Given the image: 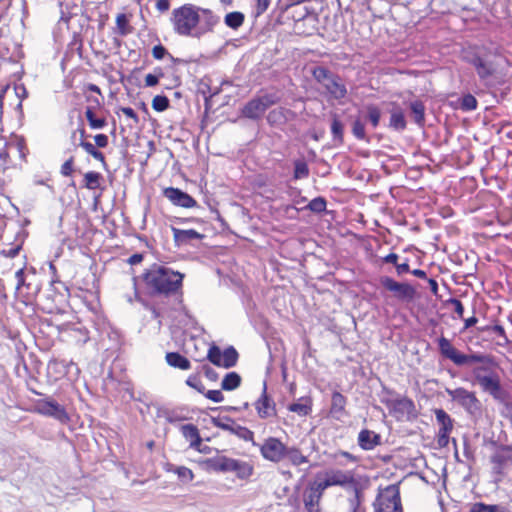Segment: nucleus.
I'll list each match as a JSON object with an SVG mask.
<instances>
[{
    "instance_id": "61",
    "label": "nucleus",
    "mask_w": 512,
    "mask_h": 512,
    "mask_svg": "<svg viewBox=\"0 0 512 512\" xmlns=\"http://www.w3.org/2000/svg\"><path fill=\"white\" fill-rule=\"evenodd\" d=\"M94 141H95V145L98 147V148H105L108 143H109V139H108V136L106 134H97L94 136Z\"/></svg>"
},
{
    "instance_id": "13",
    "label": "nucleus",
    "mask_w": 512,
    "mask_h": 512,
    "mask_svg": "<svg viewBox=\"0 0 512 512\" xmlns=\"http://www.w3.org/2000/svg\"><path fill=\"white\" fill-rule=\"evenodd\" d=\"M380 283L400 301H412L416 297V289L409 283H400L388 276L382 277Z\"/></svg>"
},
{
    "instance_id": "2",
    "label": "nucleus",
    "mask_w": 512,
    "mask_h": 512,
    "mask_svg": "<svg viewBox=\"0 0 512 512\" xmlns=\"http://www.w3.org/2000/svg\"><path fill=\"white\" fill-rule=\"evenodd\" d=\"M437 345L440 355L444 359H448L452 361L456 366H464L473 363H480V366H476L472 370V375L475 380H478V377L487 376L489 374L497 373L494 368L498 366L494 358L490 355L474 353V354H464L457 350L452 342L441 335L437 339Z\"/></svg>"
},
{
    "instance_id": "28",
    "label": "nucleus",
    "mask_w": 512,
    "mask_h": 512,
    "mask_svg": "<svg viewBox=\"0 0 512 512\" xmlns=\"http://www.w3.org/2000/svg\"><path fill=\"white\" fill-rule=\"evenodd\" d=\"M285 459H287L292 466H301L309 462L308 456L304 455L300 448L297 446H288L285 451Z\"/></svg>"
},
{
    "instance_id": "36",
    "label": "nucleus",
    "mask_w": 512,
    "mask_h": 512,
    "mask_svg": "<svg viewBox=\"0 0 512 512\" xmlns=\"http://www.w3.org/2000/svg\"><path fill=\"white\" fill-rule=\"evenodd\" d=\"M103 176L101 173L96 171H89L84 174L83 187L89 190H95L100 188Z\"/></svg>"
},
{
    "instance_id": "53",
    "label": "nucleus",
    "mask_w": 512,
    "mask_h": 512,
    "mask_svg": "<svg viewBox=\"0 0 512 512\" xmlns=\"http://www.w3.org/2000/svg\"><path fill=\"white\" fill-rule=\"evenodd\" d=\"M331 132L334 138L343 140V124L342 122L335 116L331 123Z\"/></svg>"
},
{
    "instance_id": "62",
    "label": "nucleus",
    "mask_w": 512,
    "mask_h": 512,
    "mask_svg": "<svg viewBox=\"0 0 512 512\" xmlns=\"http://www.w3.org/2000/svg\"><path fill=\"white\" fill-rule=\"evenodd\" d=\"M121 112L128 118L132 119L135 123L139 122L138 115L131 107H122Z\"/></svg>"
},
{
    "instance_id": "57",
    "label": "nucleus",
    "mask_w": 512,
    "mask_h": 512,
    "mask_svg": "<svg viewBox=\"0 0 512 512\" xmlns=\"http://www.w3.org/2000/svg\"><path fill=\"white\" fill-rule=\"evenodd\" d=\"M205 397L213 402L219 403L224 400V395L221 390H208L203 393Z\"/></svg>"
},
{
    "instance_id": "14",
    "label": "nucleus",
    "mask_w": 512,
    "mask_h": 512,
    "mask_svg": "<svg viewBox=\"0 0 512 512\" xmlns=\"http://www.w3.org/2000/svg\"><path fill=\"white\" fill-rule=\"evenodd\" d=\"M325 490L314 479L309 482L303 492V504L306 512H320V503Z\"/></svg>"
},
{
    "instance_id": "25",
    "label": "nucleus",
    "mask_w": 512,
    "mask_h": 512,
    "mask_svg": "<svg viewBox=\"0 0 512 512\" xmlns=\"http://www.w3.org/2000/svg\"><path fill=\"white\" fill-rule=\"evenodd\" d=\"M358 445L363 450H373L381 444V436L369 429H362L358 434Z\"/></svg>"
},
{
    "instance_id": "6",
    "label": "nucleus",
    "mask_w": 512,
    "mask_h": 512,
    "mask_svg": "<svg viewBox=\"0 0 512 512\" xmlns=\"http://www.w3.org/2000/svg\"><path fill=\"white\" fill-rule=\"evenodd\" d=\"M400 483L379 487L373 501V509L387 512H403Z\"/></svg>"
},
{
    "instance_id": "48",
    "label": "nucleus",
    "mask_w": 512,
    "mask_h": 512,
    "mask_svg": "<svg viewBox=\"0 0 512 512\" xmlns=\"http://www.w3.org/2000/svg\"><path fill=\"white\" fill-rule=\"evenodd\" d=\"M477 99L470 93L464 95L460 101V108L463 111H472L477 108Z\"/></svg>"
},
{
    "instance_id": "17",
    "label": "nucleus",
    "mask_w": 512,
    "mask_h": 512,
    "mask_svg": "<svg viewBox=\"0 0 512 512\" xmlns=\"http://www.w3.org/2000/svg\"><path fill=\"white\" fill-rule=\"evenodd\" d=\"M254 408L260 419H268L277 416L276 403L267 393V386L264 384L259 398L254 402Z\"/></svg>"
},
{
    "instance_id": "20",
    "label": "nucleus",
    "mask_w": 512,
    "mask_h": 512,
    "mask_svg": "<svg viewBox=\"0 0 512 512\" xmlns=\"http://www.w3.org/2000/svg\"><path fill=\"white\" fill-rule=\"evenodd\" d=\"M15 277L17 279V284H16L17 297L20 298L22 300V302H24L26 304L31 302L37 292V289L34 288L33 290H31L30 284H26L23 268H20L16 271Z\"/></svg>"
},
{
    "instance_id": "27",
    "label": "nucleus",
    "mask_w": 512,
    "mask_h": 512,
    "mask_svg": "<svg viewBox=\"0 0 512 512\" xmlns=\"http://www.w3.org/2000/svg\"><path fill=\"white\" fill-rule=\"evenodd\" d=\"M132 14L119 13L115 18V33L121 37H125L134 31V27L131 25Z\"/></svg>"
},
{
    "instance_id": "11",
    "label": "nucleus",
    "mask_w": 512,
    "mask_h": 512,
    "mask_svg": "<svg viewBox=\"0 0 512 512\" xmlns=\"http://www.w3.org/2000/svg\"><path fill=\"white\" fill-rule=\"evenodd\" d=\"M286 447L280 438L270 436L259 446V451L263 459L277 464L285 460Z\"/></svg>"
},
{
    "instance_id": "37",
    "label": "nucleus",
    "mask_w": 512,
    "mask_h": 512,
    "mask_svg": "<svg viewBox=\"0 0 512 512\" xmlns=\"http://www.w3.org/2000/svg\"><path fill=\"white\" fill-rule=\"evenodd\" d=\"M241 381V376L237 372H229L224 376L221 388L225 391L235 390L241 385Z\"/></svg>"
},
{
    "instance_id": "23",
    "label": "nucleus",
    "mask_w": 512,
    "mask_h": 512,
    "mask_svg": "<svg viewBox=\"0 0 512 512\" xmlns=\"http://www.w3.org/2000/svg\"><path fill=\"white\" fill-rule=\"evenodd\" d=\"M69 369V364L65 360L53 358L47 364V377L51 382H57L64 378Z\"/></svg>"
},
{
    "instance_id": "49",
    "label": "nucleus",
    "mask_w": 512,
    "mask_h": 512,
    "mask_svg": "<svg viewBox=\"0 0 512 512\" xmlns=\"http://www.w3.org/2000/svg\"><path fill=\"white\" fill-rule=\"evenodd\" d=\"M169 104V99L165 95H156L152 100V108L157 112L165 111Z\"/></svg>"
},
{
    "instance_id": "59",
    "label": "nucleus",
    "mask_w": 512,
    "mask_h": 512,
    "mask_svg": "<svg viewBox=\"0 0 512 512\" xmlns=\"http://www.w3.org/2000/svg\"><path fill=\"white\" fill-rule=\"evenodd\" d=\"M228 422H233V421L230 418H226V422H223L220 419H213V423L216 427L232 433V431H234V426L229 424Z\"/></svg>"
},
{
    "instance_id": "45",
    "label": "nucleus",
    "mask_w": 512,
    "mask_h": 512,
    "mask_svg": "<svg viewBox=\"0 0 512 512\" xmlns=\"http://www.w3.org/2000/svg\"><path fill=\"white\" fill-rule=\"evenodd\" d=\"M326 206L327 202L324 197H316L307 204L305 209H308L315 213H321L326 210Z\"/></svg>"
},
{
    "instance_id": "5",
    "label": "nucleus",
    "mask_w": 512,
    "mask_h": 512,
    "mask_svg": "<svg viewBox=\"0 0 512 512\" xmlns=\"http://www.w3.org/2000/svg\"><path fill=\"white\" fill-rule=\"evenodd\" d=\"M311 74L332 98L340 100L346 97L347 88L339 75L323 66L314 67Z\"/></svg>"
},
{
    "instance_id": "55",
    "label": "nucleus",
    "mask_w": 512,
    "mask_h": 512,
    "mask_svg": "<svg viewBox=\"0 0 512 512\" xmlns=\"http://www.w3.org/2000/svg\"><path fill=\"white\" fill-rule=\"evenodd\" d=\"M166 55H169L170 57H172L171 54L166 49V47L163 46L162 44L155 45L152 48V56L154 59L162 60Z\"/></svg>"
},
{
    "instance_id": "12",
    "label": "nucleus",
    "mask_w": 512,
    "mask_h": 512,
    "mask_svg": "<svg viewBox=\"0 0 512 512\" xmlns=\"http://www.w3.org/2000/svg\"><path fill=\"white\" fill-rule=\"evenodd\" d=\"M434 414L439 426L436 434V441L440 448H445L449 445L450 434L454 429V420L441 408L435 409Z\"/></svg>"
},
{
    "instance_id": "39",
    "label": "nucleus",
    "mask_w": 512,
    "mask_h": 512,
    "mask_svg": "<svg viewBox=\"0 0 512 512\" xmlns=\"http://www.w3.org/2000/svg\"><path fill=\"white\" fill-rule=\"evenodd\" d=\"M245 16L242 12L234 11L225 15L224 23L231 29L237 30L244 23Z\"/></svg>"
},
{
    "instance_id": "43",
    "label": "nucleus",
    "mask_w": 512,
    "mask_h": 512,
    "mask_svg": "<svg viewBox=\"0 0 512 512\" xmlns=\"http://www.w3.org/2000/svg\"><path fill=\"white\" fill-rule=\"evenodd\" d=\"M487 331H491L495 334L498 335V337L501 338V341H498L497 342V345L499 346H507V345H511L512 342L508 339L507 335H506V332H505V329L502 325H493V326H488L486 328Z\"/></svg>"
},
{
    "instance_id": "22",
    "label": "nucleus",
    "mask_w": 512,
    "mask_h": 512,
    "mask_svg": "<svg viewBox=\"0 0 512 512\" xmlns=\"http://www.w3.org/2000/svg\"><path fill=\"white\" fill-rule=\"evenodd\" d=\"M229 457L215 456L211 458L199 459L198 465L207 472L227 473V464Z\"/></svg>"
},
{
    "instance_id": "26",
    "label": "nucleus",
    "mask_w": 512,
    "mask_h": 512,
    "mask_svg": "<svg viewBox=\"0 0 512 512\" xmlns=\"http://www.w3.org/2000/svg\"><path fill=\"white\" fill-rule=\"evenodd\" d=\"M312 408L313 399L311 396H302L296 402L289 404L287 407L288 411L296 413L301 417L310 415Z\"/></svg>"
},
{
    "instance_id": "7",
    "label": "nucleus",
    "mask_w": 512,
    "mask_h": 512,
    "mask_svg": "<svg viewBox=\"0 0 512 512\" xmlns=\"http://www.w3.org/2000/svg\"><path fill=\"white\" fill-rule=\"evenodd\" d=\"M13 150L17 151L18 157L22 161H26L27 146L22 137H16L8 141L0 136V171L2 173L16 167L11 156Z\"/></svg>"
},
{
    "instance_id": "10",
    "label": "nucleus",
    "mask_w": 512,
    "mask_h": 512,
    "mask_svg": "<svg viewBox=\"0 0 512 512\" xmlns=\"http://www.w3.org/2000/svg\"><path fill=\"white\" fill-rule=\"evenodd\" d=\"M492 464V473L497 481L502 480L506 475L508 467L512 466V447L509 445H500L490 458Z\"/></svg>"
},
{
    "instance_id": "47",
    "label": "nucleus",
    "mask_w": 512,
    "mask_h": 512,
    "mask_svg": "<svg viewBox=\"0 0 512 512\" xmlns=\"http://www.w3.org/2000/svg\"><path fill=\"white\" fill-rule=\"evenodd\" d=\"M232 433L245 441L252 442L253 445L256 444L254 441V432L247 427L237 425L234 427V431H232Z\"/></svg>"
},
{
    "instance_id": "44",
    "label": "nucleus",
    "mask_w": 512,
    "mask_h": 512,
    "mask_svg": "<svg viewBox=\"0 0 512 512\" xmlns=\"http://www.w3.org/2000/svg\"><path fill=\"white\" fill-rule=\"evenodd\" d=\"M69 336L75 340L76 343H86L89 340V333L85 328H70L68 330Z\"/></svg>"
},
{
    "instance_id": "21",
    "label": "nucleus",
    "mask_w": 512,
    "mask_h": 512,
    "mask_svg": "<svg viewBox=\"0 0 512 512\" xmlns=\"http://www.w3.org/2000/svg\"><path fill=\"white\" fill-rule=\"evenodd\" d=\"M180 432L182 436L185 438L187 442H189V447L198 451V452H204L203 449H201L202 446V438L199 432V429L194 424H184L180 427Z\"/></svg>"
},
{
    "instance_id": "18",
    "label": "nucleus",
    "mask_w": 512,
    "mask_h": 512,
    "mask_svg": "<svg viewBox=\"0 0 512 512\" xmlns=\"http://www.w3.org/2000/svg\"><path fill=\"white\" fill-rule=\"evenodd\" d=\"M163 195L175 206L186 209L197 206V201L179 188L167 187L163 190Z\"/></svg>"
},
{
    "instance_id": "46",
    "label": "nucleus",
    "mask_w": 512,
    "mask_h": 512,
    "mask_svg": "<svg viewBox=\"0 0 512 512\" xmlns=\"http://www.w3.org/2000/svg\"><path fill=\"white\" fill-rule=\"evenodd\" d=\"M164 77V72L161 67H156L154 73H149L145 76V86L153 87L159 83L160 78Z\"/></svg>"
},
{
    "instance_id": "64",
    "label": "nucleus",
    "mask_w": 512,
    "mask_h": 512,
    "mask_svg": "<svg viewBox=\"0 0 512 512\" xmlns=\"http://www.w3.org/2000/svg\"><path fill=\"white\" fill-rule=\"evenodd\" d=\"M143 259L144 255L142 253H135L127 259V263L130 265H136L140 264L143 261Z\"/></svg>"
},
{
    "instance_id": "9",
    "label": "nucleus",
    "mask_w": 512,
    "mask_h": 512,
    "mask_svg": "<svg viewBox=\"0 0 512 512\" xmlns=\"http://www.w3.org/2000/svg\"><path fill=\"white\" fill-rule=\"evenodd\" d=\"M278 98L272 94H265L257 96L248 101L242 108V115L249 119H259L266 112V110L275 105Z\"/></svg>"
},
{
    "instance_id": "8",
    "label": "nucleus",
    "mask_w": 512,
    "mask_h": 512,
    "mask_svg": "<svg viewBox=\"0 0 512 512\" xmlns=\"http://www.w3.org/2000/svg\"><path fill=\"white\" fill-rule=\"evenodd\" d=\"M207 359L217 367L229 369L237 364L239 354L233 346L222 351L217 345L211 344L207 352Z\"/></svg>"
},
{
    "instance_id": "16",
    "label": "nucleus",
    "mask_w": 512,
    "mask_h": 512,
    "mask_svg": "<svg viewBox=\"0 0 512 512\" xmlns=\"http://www.w3.org/2000/svg\"><path fill=\"white\" fill-rule=\"evenodd\" d=\"M446 392L453 401L457 402L469 412L477 410L480 406V401L478 400L475 392L469 391L463 387L446 389Z\"/></svg>"
},
{
    "instance_id": "41",
    "label": "nucleus",
    "mask_w": 512,
    "mask_h": 512,
    "mask_svg": "<svg viewBox=\"0 0 512 512\" xmlns=\"http://www.w3.org/2000/svg\"><path fill=\"white\" fill-rule=\"evenodd\" d=\"M468 512H504V508L497 504L476 502L471 505Z\"/></svg>"
},
{
    "instance_id": "50",
    "label": "nucleus",
    "mask_w": 512,
    "mask_h": 512,
    "mask_svg": "<svg viewBox=\"0 0 512 512\" xmlns=\"http://www.w3.org/2000/svg\"><path fill=\"white\" fill-rule=\"evenodd\" d=\"M309 175V168L306 162L296 161L294 167V178L301 179L306 178Z\"/></svg>"
},
{
    "instance_id": "31",
    "label": "nucleus",
    "mask_w": 512,
    "mask_h": 512,
    "mask_svg": "<svg viewBox=\"0 0 512 512\" xmlns=\"http://www.w3.org/2000/svg\"><path fill=\"white\" fill-rule=\"evenodd\" d=\"M172 230H173L174 240L178 244H184L191 240H196V239L200 240L204 237L201 233L197 232L194 229L184 230V229L173 228Z\"/></svg>"
},
{
    "instance_id": "54",
    "label": "nucleus",
    "mask_w": 512,
    "mask_h": 512,
    "mask_svg": "<svg viewBox=\"0 0 512 512\" xmlns=\"http://www.w3.org/2000/svg\"><path fill=\"white\" fill-rule=\"evenodd\" d=\"M74 172V157L68 158L61 166L60 173L65 177H70Z\"/></svg>"
},
{
    "instance_id": "51",
    "label": "nucleus",
    "mask_w": 512,
    "mask_h": 512,
    "mask_svg": "<svg viewBox=\"0 0 512 512\" xmlns=\"http://www.w3.org/2000/svg\"><path fill=\"white\" fill-rule=\"evenodd\" d=\"M353 135L359 140H366L365 125L359 119L355 120L352 126Z\"/></svg>"
},
{
    "instance_id": "63",
    "label": "nucleus",
    "mask_w": 512,
    "mask_h": 512,
    "mask_svg": "<svg viewBox=\"0 0 512 512\" xmlns=\"http://www.w3.org/2000/svg\"><path fill=\"white\" fill-rule=\"evenodd\" d=\"M502 416L509 420L512 425V403L506 402L502 411Z\"/></svg>"
},
{
    "instance_id": "15",
    "label": "nucleus",
    "mask_w": 512,
    "mask_h": 512,
    "mask_svg": "<svg viewBox=\"0 0 512 512\" xmlns=\"http://www.w3.org/2000/svg\"><path fill=\"white\" fill-rule=\"evenodd\" d=\"M35 411L39 414L53 417L62 423L69 420V415L64 406L53 399H41L36 402Z\"/></svg>"
},
{
    "instance_id": "35",
    "label": "nucleus",
    "mask_w": 512,
    "mask_h": 512,
    "mask_svg": "<svg viewBox=\"0 0 512 512\" xmlns=\"http://www.w3.org/2000/svg\"><path fill=\"white\" fill-rule=\"evenodd\" d=\"M79 146L82 147L85 152L91 155L95 160L99 161L104 167L107 166L105 155L96 148V145L92 144L86 139H80Z\"/></svg>"
},
{
    "instance_id": "1",
    "label": "nucleus",
    "mask_w": 512,
    "mask_h": 512,
    "mask_svg": "<svg viewBox=\"0 0 512 512\" xmlns=\"http://www.w3.org/2000/svg\"><path fill=\"white\" fill-rule=\"evenodd\" d=\"M218 21L211 10L191 3L174 8L170 17L174 33L182 37L200 38L212 32Z\"/></svg>"
},
{
    "instance_id": "60",
    "label": "nucleus",
    "mask_w": 512,
    "mask_h": 512,
    "mask_svg": "<svg viewBox=\"0 0 512 512\" xmlns=\"http://www.w3.org/2000/svg\"><path fill=\"white\" fill-rule=\"evenodd\" d=\"M338 457H343L351 463H357L360 460L358 456H355V455L351 454L350 452L343 451V450H340L335 453L334 458H338Z\"/></svg>"
},
{
    "instance_id": "40",
    "label": "nucleus",
    "mask_w": 512,
    "mask_h": 512,
    "mask_svg": "<svg viewBox=\"0 0 512 512\" xmlns=\"http://www.w3.org/2000/svg\"><path fill=\"white\" fill-rule=\"evenodd\" d=\"M390 127L395 130H404L406 128L405 115L400 108L391 111Z\"/></svg>"
},
{
    "instance_id": "58",
    "label": "nucleus",
    "mask_w": 512,
    "mask_h": 512,
    "mask_svg": "<svg viewBox=\"0 0 512 512\" xmlns=\"http://www.w3.org/2000/svg\"><path fill=\"white\" fill-rule=\"evenodd\" d=\"M255 2L256 14L259 16L267 11V9L270 6L271 0H255Z\"/></svg>"
},
{
    "instance_id": "33",
    "label": "nucleus",
    "mask_w": 512,
    "mask_h": 512,
    "mask_svg": "<svg viewBox=\"0 0 512 512\" xmlns=\"http://www.w3.org/2000/svg\"><path fill=\"white\" fill-rule=\"evenodd\" d=\"M165 470L176 474L179 480L185 483L192 482L195 477L193 471L186 466H174L173 464H167Z\"/></svg>"
},
{
    "instance_id": "19",
    "label": "nucleus",
    "mask_w": 512,
    "mask_h": 512,
    "mask_svg": "<svg viewBox=\"0 0 512 512\" xmlns=\"http://www.w3.org/2000/svg\"><path fill=\"white\" fill-rule=\"evenodd\" d=\"M475 382L482 391L489 393L494 399H499L503 393L501 378L498 373L478 377V380H475Z\"/></svg>"
},
{
    "instance_id": "30",
    "label": "nucleus",
    "mask_w": 512,
    "mask_h": 512,
    "mask_svg": "<svg viewBox=\"0 0 512 512\" xmlns=\"http://www.w3.org/2000/svg\"><path fill=\"white\" fill-rule=\"evenodd\" d=\"M165 359L167 364L171 367L184 371L191 368L189 359L178 352H168L165 356Z\"/></svg>"
},
{
    "instance_id": "3",
    "label": "nucleus",
    "mask_w": 512,
    "mask_h": 512,
    "mask_svg": "<svg viewBox=\"0 0 512 512\" xmlns=\"http://www.w3.org/2000/svg\"><path fill=\"white\" fill-rule=\"evenodd\" d=\"M184 274L171 268L154 264L142 274L143 282L150 295H182Z\"/></svg>"
},
{
    "instance_id": "42",
    "label": "nucleus",
    "mask_w": 512,
    "mask_h": 512,
    "mask_svg": "<svg viewBox=\"0 0 512 512\" xmlns=\"http://www.w3.org/2000/svg\"><path fill=\"white\" fill-rule=\"evenodd\" d=\"M366 110L369 122L373 128H376L379 125L381 119V110L374 104L367 105Z\"/></svg>"
},
{
    "instance_id": "38",
    "label": "nucleus",
    "mask_w": 512,
    "mask_h": 512,
    "mask_svg": "<svg viewBox=\"0 0 512 512\" xmlns=\"http://www.w3.org/2000/svg\"><path fill=\"white\" fill-rule=\"evenodd\" d=\"M410 109L416 124L423 126L425 122V105L420 100L410 103Z\"/></svg>"
},
{
    "instance_id": "56",
    "label": "nucleus",
    "mask_w": 512,
    "mask_h": 512,
    "mask_svg": "<svg viewBox=\"0 0 512 512\" xmlns=\"http://www.w3.org/2000/svg\"><path fill=\"white\" fill-rule=\"evenodd\" d=\"M448 303L453 306L454 312L457 314L458 318L463 319V316H464L463 303L457 298L449 299Z\"/></svg>"
},
{
    "instance_id": "34",
    "label": "nucleus",
    "mask_w": 512,
    "mask_h": 512,
    "mask_svg": "<svg viewBox=\"0 0 512 512\" xmlns=\"http://www.w3.org/2000/svg\"><path fill=\"white\" fill-rule=\"evenodd\" d=\"M85 117L91 129H102L107 125L106 118L102 115H97L92 107L86 108Z\"/></svg>"
},
{
    "instance_id": "24",
    "label": "nucleus",
    "mask_w": 512,
    "mask_h": 512,
    "mask_svg": "<svg viewBox=\"0 0 512 512\" xmlns=\"http://www.w3.org/2000/svg\"><path fill=\"white\" fill-rule=\"evenodd\" d=\"M227 472H234L241 480H246L252 476L254 466L246 461L229 458L227 464Z\"/></svg>"
},
{
    "instance_id": "29",
    "label": "nucleus",
    "mask_w": 512,
    "mask_h": 512,
    "mask_svg": "<svg viewBox=\"0 0 512 512\" xmlns=\"http://www.w3.org/2000/svg\"><path fill=\"white\" fill-rule=\"evenodd\" d=\"M347 398L340 392L334 391L331 396L330 414L339 418L345 413Z\"/></svg>"
},
{
    "instance_id": "52",
    "label": "nucleus",
    "mask_w": 512,
    "mask_h": 512,
    "mask_svg": "<svg viewBox=\"0 0 512 512\" xmlns=\"http://www.w3.org/2000/svg\"><path fill=\"white\" fill-rule=\"evenodd\" d=\"M186 384L199 393H204L205 391V386L197 375H190L186 380Z\"/></svg>"
},
{
    "instance_id": "32",
    "label": "nucleus",
    "mask_w": 512,
    "mask_h": 512,
    "mask_svg": "<svg viewBox=\"0 0 512 512\" xmlns=\"http://www.w3.org/2000/svg\"><path fill=\"white\" fill-rule=\"evenodd\" d=\"M471 64L475 67L477 74L481 79L491 76L494 72L492 64L484 61L480 56H475L471 60Z\"/></svg>"
},
{
    "instance_id": "4",
    "label": "nucleus",
    "mask_w": 512,
    "mask_h": 512,
    "mask_svg": "<svg viewBox=\"0 0 512 512\" xmlns=\"http://www.w3.org/2000/svg\"><path fill=\"white\" fill-rule=\"evenodd\" d=\"M315 480L324 490L332 486L351 489L354 493L353 498L349 500L351 507H354V511L359 508L363 498V487L353 472L340 469L329 470L324 473V477L318 474Z\"/></svg>"
}]
</instances>
